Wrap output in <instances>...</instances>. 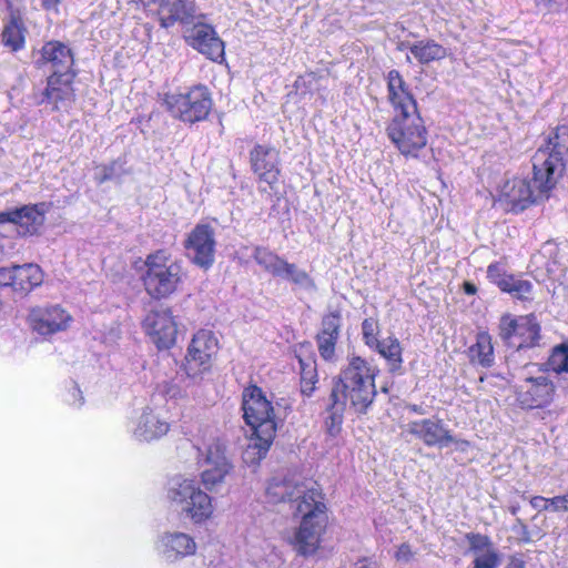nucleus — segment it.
Masks as SVG:
<instances>
[{
  "label": "nucleus",
  "mask_w": 568,
  "mask_h": 568,
  "mask_svg": "<svg viewBox=\"0 0 568 568\" xmlns=\"http://www.w3.org/2000/svg\"><path fill=\"white\" fill-rule=\"evenodd\" d=\"M242 408L244 419L254 434H263L266 440L275 437L274 408L261 388L250 386L244 389Z\"/></svg>",
  "instance_id": "10"
},
{
  "label": "nucleus",
  "mask_w": 568,
  "mask_h": 568,
  "mask_svg": "<svg viewBox=\"0 0 568 568\" xmlns=\"http://www.w3.org/2000/svg\"><path fill=\"white\" fill-rule=\"evenodd\" d=\"M535 186L526 178L514 176L507 179L499 186L497 201L510 211H523L539 199H546L548 193L541 194L538 183L534 179Z\"/></svg>",
  "instance_id": "13"
},
{
  "label": "nucleus",
  "mask_w": 568,
  "mask_h": 568,
  "mask_svg": "<svg viewBox=\"0 0 568 568\" xmlns=\"http://www.w3.org/2000/svg\"><path fill=\"white\" fill-rule=\"evenodd\" d=\"M13 222L18 227V234H33L43 224V211L38 205H27L12 210Z\"/></svg>",
  "instance_id": "28"
},
{
  "label": "nucleus",
  "mask_w": 568,
  "mask_h": 568,
  "mask_svg": "<svg viewBox=\"0 0 568 568\" xmlns=\"http://www.w3.org/2000/svg\"><path fill=\"white\" fill-rule=\"evenodd\" d=\"M386 131L389 140L406 158H417L427 145V130L418 111L395 114Z\"/></svg>",
  "instance_id": "8"
},
{
  "label": "nucleus",
  "mask_w": 568,
  "mask_h": 568,
  "mask_svg": "<svg viewBox=\"0 0 568 568\" xmlns=\"http://www.w3.org/2000/svg\"><path fill=\"white\" fill-rule=\"evenodd\" d=\"M507 568H525L524 566V561L521 559H518V558H513Z\"/></svg>",
  "instance_id": "53"
},
{
  "label": "nucleus",
  "mask_w": 568,
  "mask_h": 568,
  "mask_svg": "<svg viewBox=\"0 0 568 568\" xmlns=\"http://www.w3.org/2000/svg\"><path fill=\"white\" fill-rule=\"evenodd\" d=\"M182 277L181 264L164 250L149 254L143 262L141 280L146 293L153 298L161 300L173 294Z\"/></svg>",
  "instance_id": "4"
},
{
  "label": "nucleus",
  "mask_w": 568,
  "mask_h": 568,
  "mask_svg": "<svg viewBox=\"0 0 568 568\" xmlns=\"http://www.w3.org/2000/svg\"><path fill=\"white\" fill-rule=\"evenodd\" d=\"M487 277L501 292L510 294L514 298L520 301L532 300L534 284L521 276L508 274L500 263H493L488 266Z\"/></svg>",
  "instance_id": "16"
},
{
  "label": "nucleus",
  "mask_w": 568,
  "mask_h": 568,
  "mask_svg": "<svg viewBox=\"0 0 568 568\" xmlns=\"http://www.w3.org/2000/svg\"><path fill=\"white\" fill-rule=\"evenodd\" d=\"M169 507L194 525H203L214 516L213 498L190 477L172 478L165 489Z\"/></svg>",
  "instance_id": "2"
},
{
  "label": "nucleus",
  "mask_w": 568,
  "mask_h": 568,
  "mask_svg": "<svg viewBox=\"0 0 568 568\" xmlns=\"http://www.w3.org/2000/svg\"><path fill=\"white\" fill-rule=\"evenodd\" d=\"M195 448L201 483L206 490H215L225 483L234 468L226 443L217 436H203L196 442Z\"/></svg>",
  "instance_id": "5"
},
{
  "label": "nucleus",
  "mask_w": 568,
  "mask_h": 568,
  "mask_svg": "<svg viewBox=\"0 0 568 568\" xmlns=\"http://www.w3.org/2000/svg\"><path fill=\"white\" fill-rule=\"evenodd\" d=\"M385 337L379 322H363V338L367 346L375 348Z\"/></svg>",
  "instance_id": "43"
},
{
  "label": "nucleus",
  "mask_w": 568,
  "mask_h": 568,
  "mask_svg": "<svg viewBox=\"0 0 568 568\" xmlns=\"http://www.w3.org/2000/svg\"><path fill=\"white\" fill-rule=\"evenodd\" d=\"M546 365L556 374L568 373V344L555 346Z\"/></svg>",
  "instance_id": "39"
},
{
  "label": "nucleus",
  "mask_w": 568,
  "mask_h": 568,
  "mask_svg": "<svg viewBox=\"0 0 568 568\" xmlns=\"http://www.w3.org/2000/svg\"><path fill=\"white\" fill-rule=\"evenodd\" d=\"M536 7L542 8L547 12L554 10L555 0H535Z\"/></svg>",
  "instance_id": "49"
},
{
  "label": "nucleus",
  "mask_w": 568,
  "mask_h": 568,
  "mask_svg": "<svg viewBox=\"0 0 568 568\" xmlns=\"http://www.w3.org/2000/svg\"><path fill=\"white\" fill-rule=\"evenodd\" d=\"M283 277H287L293 283L300 285L303 288H314V283L308 274L302 270H298L294 264L286 263L283 270Z\"/></svg>",
  "instance_id": "41"
},
{
  "label": "nucleus",
  "mask_w": 568,
  "mask_h": 568,
  "mask_svg": "<svg viewBox=\"0 0 568 568\" xmlns=\"http://www.w3.org/2000/svg\"><path fill=\"white\" fill-rule=\"evenodd\" d=\"M31 329L37 338L44 339L67 328V322H31Z\"/></svg>",
  "instance_id": "42"
},
{
  "label": "nucleus",
  "mask_w": 568,
  "mask_h": 568,
  "mask_svg": "<svg viewBox=\"0 0 568 568\" xmlns=\"http://www.w3.org/2000/svg\"><path fill=\"white\" fill-rule=\"evenodd\" d=\"M300 487H303L307 490L310 489H317L313 483H294L291 480L286 481H280L274 480L272 481L267 487V496L271 501L277 503V501H285L288 500L291 503L295 504V508L297 507L298 503L302 500V497H298V489Z\"/></svg>",
  "instance_id": "27"
},
{
  "label": "nucleus",
  "mask_w": 568,
  "mask_h": 568,
  "mask_svg": "<svg viewBox=\"0 0 568 568\" xmlns=\"http://www.w3.org/2000/svg\"><path fill=\"white\" fill-rule=\"evenodd\" d=\"M185 250L192 263L205 270L210 268L215 253L213 229L206 224H197L187 235Z\"/></svg>",
  "instance_id": "15"
},
{
  "label": "nucleus",
  "mask_w": 568,
  "mask_h": 568,
  "mask_svg": "<svg viewBox=\"0 0 568 568\" xmlns=\"http://www.w3.org/2000/svg\"><path fill=\"white\" fill-rule=\"evenodd\" d=\"M412 557H413V551H412L410 547L406 544L400 545L395 552V558L398 561L407 562Z\"/></svg>",
  "instance_id": "48"
},
{
  "label": "nucleus",
  "mask_w": 568,
  "mask_h": 568,
  "mask_svg": "<svg viewBox=\"0 0 568 568\" xmlns=\"http://www.w3.org/2000/svg\"><path fill=\"white\" fill-rule=\"evenodd\" d=\"M2 43L10 51H18L24 45V28L19 19H11L2 31Z\"/></svg>",
  "instance_id": "33"
},
{
  "label": "nucleus",
  "mask_w": 568,
  "mask_h": 568,
  "mask_svg": "<svg viewBox=\"0 0 568 568\" xmlns=\"http://www.w3.org/2000/svg\"><path fill=\"white\" fill-rule=\"evenodd\" d=\"M332 399L333 404L329 408V416L325 420V426L328 434L335 436L341 430L345 402L338 399V390L332 392Z\"/></svg>",
  "instance_id": "37"
},
{
  "label": "nucleus",
  "mask_w": 568,
  "mask_h": 568,
  "mask_svg": "<svg viewBox=\"0 0 568 568\" xmlns=\"http://www.w3.org/2000/svg\"><path fill=\"white\" fill-rule=\"evenodd\" d=\"M464 291L466 294H469V295H473L477 292V287L470 283V282H465L464 283Z\"/></svg>",
  "instance_id": "52"
},
{
  "label": "nucleus",
  "mask_w": 568,
  "mask_h": 568,
  "mask_svg": "<svg viewBox=\"0 0 568 568\" xmlns=\"http://www.w3.org/2000/svg\"><path fill=\"white\" fill-rule=\"evenodd\" d=\"M554 382L537 365H527L521 382L516 387V400L521 408L536 409L548 407L555 398Z\"/></svg>",
  "instance_id": "9"
},
{
  "label": "nucleus",
  "mask_w": 568,
  "mask_h": 568,
  "mask_svg": "<svg viewBox=\"0 0 568 568\" xmlns=\"http://www.w3.org/2000/svg\"><path fill=\"white\" fill-rule=\"evenodd\" d=\"M185 40L192 48L212 61H219L224 57V44L209 24H194L186 31Z\"/></svg>",
  "instance_id": "17"
},
{
  "label": "nucleus",
  "mask_w": 568,
  "mask_h": 568,
  "mask_svg": "<svg viewBox=\"0 0 568 568\" xmlns=\"http://www.w3.org/2000/svg\"><path fill=\"white\" fill-rule=\"evenodd\" d=\"M19 230L13 222L11 211L0 213V236H12L18 234Z\"/></svg>",
  "instance_id": "46"
},
{
  "label": "nucleus",
  "mask_w": 568,
  "mask_h": 568,
  "mask_svg": "<svg viewBox=\"0 0 568 568\" xmlns=\"http://www.w3.org/2000/svg\"><path fill=\"white\" fill-rule=\"evenodd\" d=\"M166 105L173 116L189 123L204 120L212 108V100L205 87L199 85L186 93L166 97Z\"/></svg>",
  "instance_id": "12"
},
{
  "label": "nucleus",
  "mask_w": 568,
  "mask_h": 568,
  "mask_svg": "<svg viewBox=\"0 0 568 568\" xmlns=\"http://www.w3.org/2000/svg\"><path fill=\"white\" fill-rule=\"evenodd\" d=\"M72 395H73L74 397H79V405H81V404H82V395H81V390H80L78 387H75V386H74V387L72 388Z\"/></svg>",
  "instance_id": "54"
},
{
  "label": "nucleus",
  "mask_w": 568,
  "mask_h": 568,
  "mask_svg": "<svg viewBox=\"0 0 568 568\" xmlns=\"http://www.w3.org/2000/svg\"><path fill=\"white\" fill-rule=\"evenodd\" d=\"M13 291L29 293L43 282V273L36 264L14 266Z\"/></svg>",
  "instance_id": "29"
},
{
  "label": "nucleus",
  "mask_w": 568,
  "mask_h": 568,
  "mask_svg": "<svg viewBox=\"0 0 568 568\" xmlns=\"http://www.w3.org/2000/svg\"><path fill=\"white\" fill-rule=\"evenodd\" d=\"M518 510H519L518 506H511L510 507V511H511L513 515H516L518 513Z\"/></svg>",
  "instance_id": "55"
},
{
  "label": "nucleus",
  "mask_w": 568,
  "mask_h": 568,
  "mask_svg": "<svg viewBox=\"0 0 568 568\" xmlns=\"http://www.w3.org/2000/svg\"><path fill=\"white\" fill-rule=\"evenodd\" d=\"M152 396H155L156 400H159L158 396L166 399H179L183 397V390L179 384L172 381H164L156 386V393Z\"/></svg>",
  "instance_id": "44"
},
{
  "label": "nucleus",
  "mask_w": 568,
  "mask_h": 568,
  "mask_svg": "<svg viewBox=\"0 0 568 568\" xmlns=\"http://www.w3.org/2000/svg\"><path fill=\"white\" fill-rule=\"evenodd\" d=\"M194 13L191 2L184 0H160L158 16L163 28L172 27L175 22H186Z\"/></svg>",
  "instance_id": "26"
},
{
  "label": "nucleus",
  "mask_w": 568,
  "mask_h": 568,
  "mask_svg": "<svg viewBox=\"0 0 568 568\" xmlns=\"http://www.w3.org/2000/svg\"><path fill=\"white\" fill-rule=\"evenodd\" d=\"M388 100L396 114L417 112L416 101L408 91L403 78L396 70L387 75Z\"/></svg>",
  "instance_id": "22"
},
{
  "label": "nucleus",
  "mask_w": 568,
  "mask_h": 568,
  "mask_svg": "<svg viewBox=\"0 0 568 568\" xmlns=\"http://www.w3.org/2000/svg\"><path fill=\"white\" fill-rule=\"evenodd\" d=\"M301 366V392L305 396H311L315 389L317 383V374L314 363H306L300 358Z\"/></svg>",
  "instance_id": "40"
},
{
  "label": "nucleus",
  "mask_w": 568,
  "mask_h": 568,
  "mask_svg": "<svg viewBox=\"0 0 568 568\" xmlns=\"http://www.w3.org/2000/svg\"><path fill=\"white\" fill-rule=\"evenodd\" d=\"M568 128L551 131L534 156L535 180L541 194L550 192L566 169Z\"/></svg>",
  "instance_id": "3"
},
{
  "label": "nucleus",
  "mask_w": 568,
  "mask_h": 568,
  "mask_svg": "<svg viewBox=\"0 0 568 568\" xmlns=\"http://www.w3.org/2000/svg\"><path fill=\"white\" fill-rule=\"evenodd\" d=\"M405 432L422 439L427 446H447L454 442L449 432L435 419H423L405 425Z\"/></svg>",
  "instance_id": "20"
},
{
  "label": "nucleus",
  "mask_w": 568,
  "mask_h": 568,
  "mask_svg": "<svg viewBox=\"0 0 568 568\" xmlns=\"http://www.w3.org/2000/svg\"><path fill=\"white\" fill-rule=\"evenodd\" d=\"M143 331L159 351L173 347L183 335L176 322H143Z\"/></svg>",
  "instance_id": "23"
},
{
  "label": "nucleus",
  "mask_w": 568,
  "mask_h": 568,
  "mask_svg": "<svg viewBox=\"0 0 568 568\" xmlns=\"http://www.w3.org/2000/svg\"><path fill=\"white\" fill-rule=\"evenodd\" d=\"M252 166L260 179L271 187L278 181V154L275 149L257 145L251 153Z\"/></svg>",
  "instance_id": "21"
},
{
  "label": "nucleus",
  "mask_w": 568,
  "mask_h": 568,
  "mask_svg": "<svg viewBox=\"0 0 568 568\" xmlns=\"http://www.w3.org/2000/svg\"><path fill=\"white\" fill-rule=\"evenodd\" d=\"M73 77L72 72L51 74L48 78L41 103L50 106L52 111L65 110L73 98Z\"/></svg>",
  "instance_id": "18"
},
{
  "label": "nucleus",
  "mask_w": 568,
  "mask_h": 568,
  "mask_svg": "<svg viewBox=\"0 0 568 568\" xmlns=\"http://www.w3.org/2000/svg\"><path fill=\"white\" fill-rule=\"evenodd\" d=\"M254 258L267 272L275 276H283V270L287 262L276 254L266 248L257 247L255 248Z\"/></svg>",
  "instance_id": "36"
},
{
  "label": "nucleus",
  "mask_w": 568,
  "mask_h": 568,
  "mask_svg": "<svg viewBox=\"0 0 568 568\" xmlns=\"http://www.w3.org/2000/svg\"><path fill=\"white\" fill-rule=\"evenodd\" d=\"M355 566L356 568H377V564L368 558L358 559Z\"/></svg>",
  "instance_id": "50"
},
{
  "label": "nucleus",
  "mask_w": 568,
  "mask_h": 568,
  "mask_svg": "<svg viewBox=\"0 0 568 568\" xmlns=\"http://www.w3.org/2000/svg\"><path fill=\"white\" fill-rule=\"evenodd\" d=\"M272 440L273 439L266 440L263 434L253 433L251 442L243 453L244 463L247 465L258 463L266 455Z\"/></svg>",
  "instance_id": "35"
},
{
  "label": "nucleus",
  "mask_w": 568,
  "mask_h": 568,
  "mask_svg": "<svg viewBox=\"0 0 568 568\" xmlns=\"http://www.w3.org/2000/svg\"><path fill=\"white\" fill-rule=\"evenodd\" d=\"M539 332L536 322H504L501 326L503 338L516 349L536 346L540 338Z\"/></svg>",
  "instance_id": "19"
},
{
  "label": "nucleus",
  "mask_w": 568,
  "mask_h": 568,
  "mask_svg": "<svg viewBox=\"0 0 568 568\" xmlns=\"http://www.w3.org/2000/svg\"><path fill=\"white\" fill-rule=\"evenodd\" d=\"M219 341L210 329H200L191 339L184 357V371L191 378H201L213 367Z\"/></svg>",
  "instance_id": "11"
},
{
  "label": "nucleus",
  "mask_w": 568,
  "mask_h": 568,
  "mask_svg": "<svg viewBox=\"0 0 568 568\" xmlns=\"http://www.w3.org/2000/svg\"><path fill=\"white\" fill-rule=\"evenodd\" d=\"M413 57L420 63H429L432 61L446 58L447 50L434 40H420L408 47Z\"/></svg>",
  "instance_id": "31"
},
{
  "label": "nucleus",
  "mask_w": 568,
  "mask_h": 568,
  "mask_svg": "<svg viewBox=\"0 0 568 568\" xmlns=\"http://www.w3.org/2000/svg\"><path fill=\"white\" fill-rule=\"evenodd\" d=\"M559 499V496H556L554 498H545L541 496H535L530 499V505L532 508L541 511V510H551V511H561L560 505L556 504V501Z\"/></svg>",
  "instance_id": "45"
},
{
  "label": "nucleus",
  "mask_w": 568,
  "mask_h": 568,
  "mask_svg": "<svg viewBox=\"0 0 568 568\" xmlns=\"http://www.w3.org/2000/svg\"><path fill=\"white\" fill-rule=\"evenodd\" d=\"M32 320H70L71 315L61 307L60 304L44 303L31 308Z\"/></svg>",
  "instance_id": "38"
},
{
  "label": "nucleus",
  "mask_w": 568,
  "mask_h": 568,
  "mask_svg": "<svg viewBox=\"0 0 568 568\" xmlns=\"http://www.w3.org/2000/svg\"><path fill=\"white\" fill-rule=\"evenodd\" d=\"M339 338V327L335 322H325L316 336L317 348L321 357L326 362H335L336 343Z\"/></svg>",
  "instance_id": "30"
},
{
  "label": "nucleus",
  "mask_w": 568,
  "mask_h": 568,
  "mask_svg": "<svg viewBox=\"0 0 568 568\" xmlns=\"http://www.w3.org/2000/svg\"><path fill=\"white\" fill-rule=\"evenodd\" d=\"M14 266L0 267V286H10L13 290Z\"/></svg>",
  "instance_id": "47"
},
{
  "label": "nucleus",
  "mask_w": 568,
  "mask_h": 568,
  "mask_svg": "<svg viewBox=\"0 0 568 568\" xmlns=\"http://www.w3.org/2000/svg\"><path fill=\"white\" fill-rule=\"evenodd\" d=\"M298 489L302 500L296 507L295 515L301 516V523L291 544L295 551L302 556H313L318 550L322 536L326 528V507L318 489Z\"/></svg>",
  "instance_id": "1"
},
{
  "label": "nucleus",
  "mask_w": 568,
  "mask_h": 568,
  "mask_svg": "<svg viewBox=\"0 0 568 568\" xmlns=\"http://www.w3.org/2000/svg\"><path fill=\"white\" fill-rule=\"evenodd\" d=\"M374 349H377L378 353L387 361L392 371H396L400 367L403 362L402 348L396 338L386 336Z\"/></svg>",
  "instance_id": "34"
},
{
  "label": "nucleus",
  "mask_w": 568,
  "mask_h": 568,
  "mask_svg": "<svg viewBox=\"0 0 568 568\" xmlns=\"http://www.w3.org/2000/svg\"><path fill=\"white\" fill-rule=\"evenodd\" d=\"M333 390H338V399L348 400L356 413H365L376 394L374 372L366 361L353 357L342 374L341 384Z\"/></svg>",
  "instance_id": "6"
},
{
  "label": "nucleus",
  "mask_w": 568,
  "mask_h": 568,
  "mask_svg": "<svg viewBox=\"0 0 568 568\" xmlns=\"http://www.w3.org/2000/svg\"><path fill=\"white\" fill-rule=\"evenodd\" d=\"M128 430L138 443L150 444L165 437L171 430V422L164 405L151 396L150 402L132 415Z\"/></svg>",
  "instance_id": "7"
},
{
  "label": "nucleus",
  "mask_w": 568,
  "mask_h": 568,
  "mask_svg": "<svg viewBox=\"0 0 568 568\" xmlns=\"http://www.w3.org/2000/svg\"><path fill=\"white\" fill-rule=\"evenodd\" d=\"M41 63L51 64L53 74L71 72L73 54L71 50L59 41H49L40 50Z\"/></svg>",
  "instance_id": "25"
},
{
  "label": "nucleus",
  "mask_w": 568,
  "mask_h": 568,
  "mask_svg": "<svg viewBox=\"0 0 568 568\" xmlns=\"http://www.w3.org/2000/svg\"><path fill=\"white\" fill-rule=\"evenodd\" d=\"M471 362L489 367L494 363V348L491 338L487 333H479L476 343L469 348Z\"/></svg>",
  "instance_id": "32"
},
{
  "label": "nucleus",
  "mask_w": 568,
  "mask_h": 568,
  "mask_svg": "<svg viewBox=\"0 0 568 568\" xmlns=\"http://www.w3.org/2000/svg\"><path fill=\"white\" fill-rule=\"evenodd\" d=\"M43 4L49 8L50 6H53L54 2H50L49 0H43Z\"/></svg>",
  "instance_id": "56"
},
{
  "label": "nucleus",
  "mask_w": 568,
  "mask_h": 568,
  "mask_svg": "<svg viewBox=\"0 0 568 568\" xmlns=\"http://www.w3.org/2000/svg\"><path fill=\"white\" fill-rule=\"evenodd\" d=\"M466 539L469 551L474 556V568H497L499 566V555L487 536L467 534Z\"/></svg>",
  "instance_id": "24"
},
{
  "label": "nucleus",
  "mask_w": 568,
  "mask_h": 568,
  "mask_svg": "<svg viewBox=\"0 0 568 568\" xmlns=\"http://www.w3.org/2000/svg\"><path fill=\"white\" fill-rule=\"evenodd\" d=\"M154 549L164 562L175 564L184 558L194 556L197 550V544L190 534L168 530L158 536Z\"/></svg>",
  "instance_id": "14"
},
{
  "label": "nucleus",
  "mask_w": 568,
  "mask_h": 568,
  "mask_svg": "<svg viewBox=\"0 0 568 568\" xmlns=\"http://www.w3.org/2000/svg\"><path fill=\"white\" fill-rule=\"evenodd\" d=\"M556 504L560 505L559 507H561V511H568V491L565 495L559 496V499L556 501Z\"/></svg>",
  "instance_id": "51"
}]
</instances>
